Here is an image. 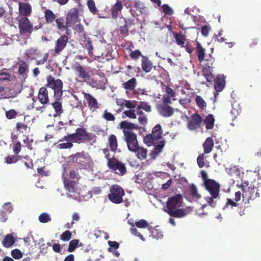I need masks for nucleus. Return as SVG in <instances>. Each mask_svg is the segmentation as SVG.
I'll return each mask as SVG.
<instances>
[{
	"mask_svg": "<svg viewBox=\"0 0 261 261\" xmlns=\"http://www.w3.org/2000/svg\"><path fill=\"white\" fill-rule=\"evenodd\" d=\"M96 141L97 137L94 134L87 133L86 129L84 127H78L75 133L67 134L59 139L58 143L55 145L59 149H67L73 147V143L81 144L90 142L91 144H93L95 143Z\"/></svg>",
	"mask_w": 261,
	"mask_h": 261,
	"instance_id": "nucleus-1",
	"label": "nucleus"
},
{
	"mask_svg": "<svg viewBox=\"0 0 261 261\" xmlns=\"http://www.w3.org/2000/svg\"><path fill=\"white\" fill-rule=\"evenodd\" d=\"M183 203V198L181 194H176L167 199L164 211L171 217L185 218L192 212L190 207L180 208Z\"/></svg>",
	"mask_w": 261,
	"mask_h": 261,
	"instance_id": "nucleus-2",
	"label": "nucleus"
},
{
	"mask_svg": "<svg viewBox=\"0 0 261 261\" xmlns=\"http://www.w3.org/2000/svg\"><path fill=\"white\" fill-rule=\"evenodd\" d=\"M163 138L162 127L160 124H157L153 127L151 134L146 135L143 139V141L148 146L153 145V150L150 155L152 159H154L160 154L165 146V142Z\"/></svg>",
	"mask_w": 261,
	"mask_h": 261,
	"instance_id": "nucleus-3",
	"label": "nucleus"
},
{
	"mask_svg": "<svg viewBox=\"0 0 261 261\" xmlns=\"http://www.w3.org/2000/svg\"><path fill=\"white\" fill-rule=\"evenodd\" d=\"M140 127L138 125L127 120L122 121L119 123V128L122 130L124 135V140L126 143L127 149L129 150H136L139 145L137 135L132 132V130H137Z\"/></svg>",
	"mask_w": 261,
	"mask_h": 261,
	"instance_id": "nucleus-4",
	"label": "nucleus"
},
{
	"mask_svg": "<svg viewBox=\"0 0 261 261\" xmlns=\"http://www.w3.org/2000/svg\"><path fill=\"white\" fill-rule=\"evenodd\" d=\"M204 185L205 190L211 195V196L205 197L204 199L210 206L215 207L218 200L220 199V185L213 179L205 180Z\"/></svg>",
	"mask_w": 261,
	"mask_h": 261,
	"instance_id": "nucleus-5",
	"label": "nucleus"
},
{
	"mask_svg": "<svg viewBox=\"0 0 261 261\" xmlns=\"http://www.w3.org/2000/svg\"><path fill=\"white\" fill-rule=\"evenodd\" d=\"M70 158L74 166L80 169L92 170L94 163L90 154L85 151L72 154Z\"/></svg>",
	"mask_w": 261,
	"mask_h": 261,
	"instance_id": "nucleus-6",
	"label": "nucleus"
},
{
	"mask_svg": "<svg viewBox=\"0 0 261 261\" xmlns=\"http://www.w3.org/2000/svg\"><path fill=\"white\" fill-rule=\"evenodd\" d=\"M63 81L60 79H55L52 75L46 77L45 86L54 91V97L55 100H61L63 94Z\"/></svg>",
	"mask_w": 261,
	"mask_h": 261,
	"instance_id": "nucleus-7",
	"label": "nucleus"
},
{
	"mask_svg": "<svg viewBox=\"0 0 261 261\" xmlns=\"http://www.w3.org/2000/svg\"><path fill=\"white\" fill-rule=\"evenodd\" d=\"M109 199L113 203L120 204L123 201L124 191L122 187L117 185H113L110 188Z\"/></svg>",
	"mask_w": 261,
	"mask_h": 261,
	"instance_id": "nucleus-8",
	"label": "nucleus"
},
{
	"mask_svg": "<svg viewBox=\"0 0 261 261\" xmlns=\"http://www.w3.org/2000/svg\"><path fill=\"white\" fill-rule=\"evenodd\" d=\"M248 182L245 181L241 188L243 192L242 196L248 200H253L259 197L258 190L257 187H248Z\"/></svg>",
	"mask_w": 261,
	"mask_h": 261,
	"instance_id": "nucleus-9",
	"label": "nucleus"
},
{
	"mask_svg": "<svg viewBox=\"0 0 261 261\" xmlns=\"http://www.w3.org/2000/svg\"><path fill=\"white\" fill-rule=\"evenodd\" d=\"M18 29L21 35L30 37L33 31V25L27 17H21L18 20Z\"/></svg>",
	"mask_w": 261,
	"mask_h": 261,
	"instance_id": "nucleus-10",
	"label": "nucleus"
},
{
	"mask_svg": "<svg viewBox=\"0 0 261 261\" xmlns=\"http://www.w3.org/2000/svg\"><path fill=\"white\" fill-rule=\"evenodd\" d=\"M107 165L110 169L116 172L118 175H123L126 174V170L124 164L115 158L109 160Z\"/></svg>",
	"mask_w": 261,
	"mask_h": 261,
	"instance_id": "nucleus-11",
	"label": "nucleus"
},
{
	"mask_svg": "<svg viewBox=\"0 0 261 261\" xmlns=\"http://www.w3.org/2000/svg\"><path fill=\"white\" fill-rule=\"evenodd\" d=\"M67 35H62L55 41L54 52L55 55H59L66 47L68 41Z\"/></svg>",
	"mask_w": 261,
	"mask_h": 261,
	"instance_id": "nucleus-12",
	"label": "nucleus"
},
{
	"mask_svg": "<svg viewBox=\"0 0 261 261\" xmlns=\"http://www.w3.org/2000/svg\"><path fill=\"white\" fill-rule=\"evenodd\" d=\"M203 119L199 114L197 113L192 114L190 120L188 122V127L191 130H196L201 127Z\"/></svg>",
	"mask_w": 261,
	"mask_h": 261,
	"instance_id": "nucleus-13",
	"label": "nucleus"
},
{
	"mask_svg": "<svg viewBox=\"0 0 261 261\" xmlns=\"http://www.w3.org/2000/svg\"><path fill=\"white\" fill-rule=\"evenodd\" d=\"M72 68L79 78H81L86 81H87V80H89V72L88 71L86 67L82 66L79 63H76L73 66Z\"/></svg>",
	"mask_w": 261,
	"mask_h": 261,
	"instance_id": "nucleus-14",
	"label": "nucleus"
},
{
	"mask_svg": "<svg viewBox=\"0 0 261 261\" xmlns=\"http://www.w3.org/2000/svg\"><path fill=\"white\" fill-rule=\"evenodd\" d=\"M79 19V11L77 8H72L66 15L67 25L72 27L77 23Z\"/></svg>",
	"mask_w": 261,
	"mask_h": 261,
	"instance_id": "nucleus-15",
	"label": "nucleus"
},
{
	"mask_svg": "<svg viewBox=\"0 0 261 261\" xmlns=\"http://www.w3.org/2000/svg\"><path fill=\"white\" fill-rule=\"evenodd\" d=\"M82 94H83L84 97L88 104V107H89L91 111L93 112L99 108V103L97 99L92 96V95L89 93H87L85 91L82 92Z\"/></svg>",
	"mask_w": 261,
	"mask_h": 261,
	"instance_id": "nucleus-16",
	"label": "nucleus"
},
{
	"mask_svg": "<svg viewBox=\"0 0 261 261\" xmlns=\"http://www.w3.org/2000/svg\"><path fill=\"white\" fill-rule=\"evenodd\" d=\"M159 114L164 117H169L174 113L173 109L168 105L160 104L158 107Z\"/></svg>",
	"mask_w": 261,
	"mask_h": 261,
	"instance_id": "nucleus-17",
	"label": "nucleus"
},
{
	"mask_svg": "<svg viewBox=\"0 0 261 261\" xmlns=\"http://www.w3.org/2000/svg\"><path fill=\"white\" fill-rule=\"evenodd\" d=\"M130 15L123 18L124 24L131 27L135 24V20L137 19L138 15L135 10L130 9L129 11Z\"/></svg>",
	"mask_w": 261,
	"mask_h": 261,
	"instance_id": "nucleus-18",
	"label": "nucleus"
},
{
	"mask_svg": "<svg viewBox=\"0 0 261 261\" xmlns=\"http://www.w3.org/2000/svg\"><path fill=\"white\" fill-rule=\"evenodd\" d=\"M48 91L45 87H42L39 90L38 99L39 102L42 104H46L48 102Z\"/></svg>",
	"mask_w": 261,
	"mask_h": 261,
	"instance_id": "nucleus-19",
	"label": "nucleus"
},
{
	"mask_svg": "<svg viewBox=\"0 0 261 261\" xmlns=\"http://www.w3.org/2000/svg\"><path fill=\"white\" fill-rule=\"evenodd\" d=\"M19 12L20 14L27 17L31 15L32 12L31 5L28 4L20 3L19 4Z\"/></svg>",
	"mask_w": 261,
	"mask_h": 261,
	"instance_id": "nucleus-20",
	"label": "nucleus"
},
{
	"mask_svg": "<svg viewBox=\"0 0 261 261\" xmlns=\"http://www.w3.org/2000/svg\"><path fill=\"white\" fill-rule=\"evenodd\" d=\"M123 9L122 2L118 1L115 5L112 7L111 9L112 18L115 19L118 18L119 13H120Z\"/></svg>",
	"mask_w": 261,
	"mask_h": 261,
	"instance_id": "nucleus-21",
	"label": "nucleus"
},
{
	"mask_svg": "<svg viewBox=\"0 0 261 261\" xmlns=\"http://www.w3.org/2000/svg\"><path fill=\"white\" fill-rule=\"evenodd\" d=\"M64 186L66 190L71 193L75 192V188L76 186L75 180H71L66 176L63 177Z\"/></svg>",
	"mask_w": 261,
	"mask_h": 261,
	"instance_id": "nucleus-22",
	"label": "nucleus"
},
{
	"mask_svg": "<svg viewBox=\"0 0 261 261\" xmlns=\"http://www.w3.org/2000/svg\"><path fill=\"white\" fill-rule=\"evenodd\" d=\"M231 107L230 114L232 116V120H234L238 115L241 113L242 108L240 103L237 101L232 102Z\"/></svg>",
	"mask_w": 261,
	"mask_h": 261,
	"instance_id": "nucleus-23",
	"label": "nucleus"
},
{
	"mask_svg": "<svg viewBox=\"0 0 261 261\" xmlns=\"http://www.w3.org/2000/svg\"><path fill=\"white\" fill-rule=\"evenodd\" d=\"M29 72V66L27 63L24 61H21L18 66V73L22 77L26 79L27 73Z\"/></svg>",
	"mask_w": 261,
	"mask_h": 261,
	"instance_id": "nucleus-24",
	"label": "nucleus"
},
{
	"mask_svg": "<svg viewBox=\"0 0 261 261\" xmlns=\"http://www.w3.org/2000/svg\"><path fill=\"white\" fill-rule=\"evenodd\" d=\"M213 146L214 141L212 138L208 137L206 138L203 144L204 153H210L213 150Z\"/></svg>",
	"mask_w": 261,
	"mask_h": 261,
	"instance_id": "nucleus-25",
	"label": "nucleus"
},
{
	"mask_svg": "<svg viewBox=\"0 0 261 261\" xmlns=\"http://www.w3.org/2000/svg\"><path fill=\"white\" fill-rule=\"evenodd\" d=\"M142 67L144 71L146 72H150L152 68V64L148 57L142 56Z\"/></svg>",
	"mask_w": 261,
	"mask_h": 261,
	"instance_id": "nucleus-26",
	"label": "nucleus"
},
{
	"mask_svg": "<svg viewBox=\"0 0 261 261\" xmlns=\"http://www.w3.org/2000/svg\"><path fill=\"white\" fill-rule=\"evenodd\" d=\"M60 100H55V101L51 103V106L55 111V114L53 115L54 117L60 116L63 113V107L61 102L60 101Z\"/></svg>",
	"mask_w": 261,
	"mask_h": 261,
	"instance_id": "nucleus-27",
	"label": "nucleus"
},
{
	"mask_svg": "<svg viewBox=\"0 0 261 261\" xmlns=\"http://www.w3.org/2000/svg\"><path fill=\"white\" fill-rule=\"evenodd\" d=\"M15 130L19 133H28L30 131V127L24 122H18L15 124Z\"/></svg>",
	"mask_w": 261,
	"mask_h": 261,
	"instance_id": "nucleus-28",
	"label": "nucleus"
},
{
	"mask_svg": "<svg viewBox=\"0 0 261 261\" xmlns=\"http://www.w3.org/2000/svg\"><path fill=\"white\" fill-rule=\"evenodd\" d=\"M108 142L110 150L116 152L118 146L116 136L113 134L110 135L108 139Z\"/></svg>",
	"mask_w": 261,
	"mask_h": 261,
	"instance_id": "nucleus-29",
	"label": "nucleus"
},
{
	"mask_svg": "<svg viewBox=\"0 0 261 261\" xmlns=\"http://www.w3.org/2000/svg\"><path fill=\"white\" fill-rule=\"evenodd\" d=\"M2 242L6 248H9L12 247L15 242V240L12 234H8Z\"/></svg>",
	"mask_w": 261,
	"mask_h": 261,
	"instance_id": "nucleus-30",
	"label": "nucleus"
},
{
	"mask_svg": "<svg viewBox=\"0 0 261 261\" xmlns=\"http://www.w3.org/2000/svg\"><path fill=\"white\" fill-rule=\"evenodd\" d=\"M196 53L199 62H202L204 60L205 49L202 47L201 44L198 41L196 42Z\"/></svg>",
	"mask_w": 261,
	"mask_h": 261,
	"instance_id": "nucleus-31",
	"label": "nucleus"
},
{
	"mask_svg": "<svg viewBox=\"0 0 261 261\" xmlns=\"http://www.w3.org/2000/svg\"><path fill=\"white\" fill-rule=\"evenodd\" d=\"M137 84V81L136 77H133L122 84L123 87L126 90H134L135 89Z\"/></svg>",
	"mask_w": 261,
	"mask_h": 261,
	"instance_id": "nucleus-32",
	"label": "nucleus"
},
{
	"mask_svg": "<svg viewBox=\"0 0 261 261\" xmlns=\"http://www.w3.org/2000/svg\"><path fill=\"white\" fill-rule=\"evenodd\" d=\"M214 87L216 91L221 92L224 89L225 82L223 77L218 76L214 81Z\"/></svg>",
	"mask_w": 261,
	"mask_h": 261,
	"instance_id": "nucleus-33",
	"label": "nucleus"
},
{
	"mask_svg": "<svg viewBox=\"0 0 261 261\" xmlns=\"http://www.w3.org/2000/svg\"><path fill=\"white\" fill-rule=\"evenodd\" d=\"M55 23H56L57 28L59 30L62 31L66 30L67 33H68L69 28H70V27L67 25L66 21L65 22V24H64V19L63 17H59L55 19Z\"/></svg>",
	"mask_w": 261,
	"mask_h": 261,
	"instance_id": "nucleus-34",
	"label": "nucleus"
},
{
	"mask_svg": "<svg viewBox=\"0 0 261 261\" xmlns=\"http://www.w3.org/2000/svg\"><path fill=\"white\" fill-rule=\"evenodd\" d=\"M173 37L175 39L176 44L179 46H184L187 41L186 40V36L181 34L177 33L175 32H172Z\"/></svg>",
	"mask_w": 261,
	"mask_h": 261,
	"instance_id": "nucleus-35",
	"label": "nucleus"
},
{
	"mask_svg": "<svg viewBox=\"0 0 261 261\" xmlns=\"http://www.w3.org/2000/svg\"><path fill=\"white\" fill-rule=\"evenodd\" d=\"M204 124H205V128L207 129H211L214 127V124L215 123V118L213 114H208L205 117L204 120Z\"/></svg>",
	"mask_w": 261,
	"mask_h": 261,
	"instance_id": "nucleus-36",
	"label": "nucleus"
},
{
	"mask_svg": "<svg viewBox=\"0 0 261 261\" xmlns=\"http://www.w3.org/2000/svg\"><path fill=\"white\" fill-rule=\"evenodd\" d=\"M158 226L155 227L149 228V232L152 238L155 239H162L163 237V232L158 228Z\"/></svg>",
	"mask_w": 261,
	"mask_h": 261,
	"instance_id": "nucleus-37",
	"label": "nucleus"
},
{
	"mask_svg": "<svg viewBox=\"0 0 261 261\" xmlns=\"http://www.w3.org/2000/svg\"><path fill=\"white\" fill-rule=\"evenodd\" d=\"M21 156L19 155H8L5 158L4 162L7 164H15L19 161Z\"/></svg>",
	"mask_w": 261,
	"mask_h": 261,
	"instance_id": "nucleus-38",
	"label": "nucleus"
},
{
	"mask_svg": "<svg viewBox=\"0 0 261 261\" xmlns=\"http://www.w3.org/2000/svg\"><path fill=\"white\" fill-rule=\"evenodd\" d=\"M211 69V67L210 65H208L205 66L202 69V74L205 78L206 81H207L208 83H211L213 79V76Z\"/></svg>",
	"mask_w": 261,
	"mask_h": 261,
	"instance_id": "nucleus-39",
	"label": "nucleus"
},
{
	"mask_svg": "<svg viewBox=\"0 0 261 261\" xmlns=\"http://www.w3.org/2000/svg\"><path fill=\"white\" fill-rule=\"evenodd\" d=\"M44 18L47 24H50L55 19V15L50 9H46L44 11Z\"/></svg>",
	"mask_w": 261,
	"mask_h": 261,
	"instance_id": "nucleus-40",
	"label": "nucleus"
},
{
	"mask_svg": "<svg viewBox=\"0 0 261 261\" xmlns=\"http://www.w3.org/2000/svg\"><path fill=\"white\" fill-rule=\"evenodd\" d=\"M132 152H135L137 154V158L140 160H144L146 158L147 154L146 149L140 147L138 146L137 149L135 151H130Z\"/></svg>",
	"mask_w": 261,
	"mask_h": 261,
	"instance_id": "nucleus-41",
	"label": "nucleus"
},
{
	"mask_svg": "<svg viewBox=\"0 0 261 261\" xmlns=\"http://www.w3.org/2000/svg\"><path fill=\"white\" fill-rule=\"evenodd\" d=\"M87 6L90 12L93 15H96L98 13V10L95 6V2L93 0H88Z\"/></svg>",
	"mask_w": 261,
	"mask_h": 261,
	"instance_id": "nucleus-42",
	"label": "nucleus"
},
{
	"mask_svg": "<svg viewBox=\"0 0 261 261\" xmlns=\"http://www.w3.org/2000/svg\"><path fill=\"white\" fill-rule=\"evenodd\" d=\"M195 102L199 108L203 110L206 108V103L202 96L197 95L195 98Z\"/></svg>",
	"mask_w": 261,
	"mask_h": 261,
	"instance_id": "nucleus-43",
	"label": "nucleus"
},
{
	"mask_svg": "<svg viewBox=\"0 0 261 261\" xmlns=\"http://www.w3.org/2000/svg\"><path fill=\"white\" fill-rule=\"evenodd\" d=\"M25 55L27 58L32 60L33 56L38 55V49L37 48L31 47L25 50Z\"/></svg>",
	"mask_w": 261,
	"mask_h": 261,
	"instance_id": "nucleus-44",
	"label": "nucleus"
},
{
	"mask_svg": "<svg viewBox=\"0 0 261 261\" xmlns=\"http://www.w3.org/2000/svg\"><path fill=\"white\" fill-rule=\"evenodd\" d=\"M239 205V203L236 201H233L231 199H226V202L225 205L223 206V209L225 210L226 208H230L232 209L233 207H238Z\"/></svg>",
	"mask_w": 261,
	"mask_h": 261,
	"instance_id": "nucleus-45",
	"label": "nucleus"
},
{
	"mask_svg": "<svg viewBox=\"0 0 261 261\" xmlns=\"http://www.w3.org/2000/svg\"><path fill=\"white\" fill-rule=\"evenodd\" d=\"M39 221L41 223H46L51 220V218L47 213L41 214L38 217Z\"/></svg>",
	"mask_w": 261,
	"mask_h": 261,
	"instance_id": "nucleus-46",
	"label": "nucleus"
},
{
	"mask_svg": "<svg viewBox=\"0 0 261 261\" xmlns=\"http://www.w3.org/2000/svg\"><path fill=\"white\" fill-rule=\"evenodd\" d=\"M79 242V240L76 239L71 240L68 244L67 251L72 252L74 251L78 246Z\"/></svg>",
	"mask_w": 261,
	"mask_h": 261,
	"instance_id": "nucleus-47",
	"label": "nucleus"
},
{
	"mask_svg": "<svg viewBox=\"0 0 261 261\" xmlns=\"http://www.w3.org/2000/svg\"><path fill=\"white\" fill-rule=\"evenodd\" d=\"M190 194L193 199H199L200 198V195L197 192L196 187L193 184L190 187Z\"/></svg>",
	"mask_w": 261,
	"mask_h": 261,
	"instance_id": "nucleus-48",
	"label": "nucleus"
},
{
	"mask_svg": "<svg viewBox=\"0 0 261 261\" xmlns=\"http://www.w3.org/2000/svg\"><path fill=\"white\" fill-rule=\"evenodd\" d=\"M71 237V232L70 230H66L60 235V240L64 242H68L70 241Z\"/></svg>",
	"mask_w": 261,
	"mask_h": 261,
	"instance_id": "nucleus-49",
	"label": "nucleus"
},
{
	"mask_svg": "<svg viewBox=\"0 0 261 261\" xmlns=\"http://www.w3.org/2000/svg\"><path fill=\"white\" fill-rule=\"evenodd\" d=\"M135 225L139 228H147L149 226V223L144 219H140L136 222Z\"/></svg>",
	"mask_w": 261,
	"mask_h": 261,
	"instance_id": "nucleus-50",
	"label": "nucleus"
},
{
	"mask_svg": "<svg viewBox=\"0 0 261 261\" xmlns=\"http://www.w3.org/2000/svg\"><path fill=\"white\" fill-rule=\"evenodd\" d=\"M137 108H138V110L143 109V110L147 112H150L151 111L150 106L149 105L148 103L146 102H140L139 105L137 106Z\"/></svg>",
	"mask_w": 261,
	"mask_h": 261,
	"instance_id": "nucleus-51",
	"label": "nucleus"
},
{
	"mask_svg": "<svg viewBox=\"0 0 261 261\" xmlns=\"http://www.w3.org/2000/svg\"><path fill=\"white\" fill-rule=\"evenodd\" d=\"M6 117L8 119H14L18 115V113L14 109H11L6 112Z\"/></svg>",
	"mask_w": 261,
	"mask_h": 261,
	"instance_id": "nucleus-52",
	"label": "nucleus"
},
{
	"mask_svg": "<svg viewBox=\"0 0 261 261\" xmlns=\"http://www.w3.org/2000/svg\"><path fill=\"white\" fill-rule=\"evenodd\" d=\"M11 255L15 259H20L22 257V254L21 251L17 248H15L12 250Z\"/></svg>",
	"mask_w": 261,
	"mask_h": 261,
	"instance_id": "nucleus-53",
	"label": "nucleus"
},
{
	"mask_svg": "<svg viewBox=\"0 0 261 261\" xmlns=\"http://www.w3.org/2000/svg\"><path fill=\"white\" fill-rule=\"evenodd\" d=\"M21 149V144L19 141L16 142L12 146L13 153L15 155H18Z\"/></svg>",
	"mask_w": 261,
	"mask_h": 261,
	"instance_id": "nucleus-54",
	"label": "nucleus"
},
{
	"mask_svg": "<svg viewBox=\"0 0 261 261\" xmlns=\"http://www.w3.org/2000/svg\"><path fill=\"white\" fill-rule=\"evenodd\" d=\"M143 55L139 50H135L133 51L130 49L129 56L132 60H138L139 57H141Z\"/></svg>",
	"mask_w": 261,
	"mask_h": 261,
	"instance_id": "nucleus-55",
	"label": "nucleus"
},
{
	"mask_svg": "<svg viewBox=\"0 0 261 261\" xmlns=\"http://www.w3.org/2000/svg\"><path fill=\"white\" fill-rule=\"evenodd\" d=\"M205 158L206 157L204 156V153L200 154L198 156V157L197 158V163L198 165V167L200 168H202L204 167V164H205L204 160Z\"/></svg>",
	"mask_w": 261,
	"mask_h": 261,
	"instance_id": "nucleus-56",
	"label": "nucleus"
},
{
	"mask_svg": "<svg viewBox=\"0 0 261 261\" xmlns=\"http://www.w3.org/2000/svg\"><path fill=\"white\" fill-rule=\"evenodd\" d=\"M138 102L132 100H125L124 106L127 109H135L137 107Z\"/></svg>",
	"mask_w": 261,
	"mask_h": 261,
	"instance_id": "nucleus-57",
	"label": "nucleus"
},
{
	"mask_svg": "<svg viewBox=\"0 0 261 261\" xmlns=\"http://www.w3.org/2000/svg\"><path fill=\"white\" fill-rule=\"evenodd\" d=\"M68 176L72 179H76L78 180L80 178L78 171L76 170L72 169L70 171Z\"/></svg>",
	"mask_w": 261,
	"mask_h": 261,
	"instance_id": "nucleus-58",
	"label": "nucleus"
},
{
	"mask_svg": "<svg viewBox=\"0 0 261 261\" xmlns=\"http://www.w3.org/2000/svg\"><path fill=\"white\" fill-rule=\"evenodd\" d=\"M22 142L25 144L27 147L30 150H32V143L33 142V139L30 138L28 136H25V138L22 140Z\"/></svg>",
	"mask_w": 261,
	"mask_h": 261,
	"instance_id": "nucleus-59",
	"label": "nucleus"
},
{
	"mask_svg": "<svg viewBox=\"0 0 261 261\" xmlns=\"http://www.w3.org/2000/svg\"><path fill=\"white\" fill-rule=\"evenodd\" d=\"M163 12L166 15H171L173 14V10L172 8L168 5H163L162 6Z\"/></svg>",
	"mask_w": 261,
	"mask_h": 261,
	"instance_id": "nucleus-60",
	"label": "nucleus"
},
{
	"mask_svg": "<svg viewBox=\"0 0 261 261\" xmlns=\"http://www.w3.org/2000/svg\"><path fill=\"white\" fill-rule=\"evenodd\" d=\"M129 28H130V27L125 24H124L122 26H120L119 28V31L120 34L122 35H124V36H126V35H128V33L129 32L128 29Z\"/></svg>",
	"mask_w": 261,
	"mask_h": 261,
	"instance_id": "nucleus-61",
	"label": "nucleus"
},
{
	"mask_svg": "<svg viewBox=\"0 0 261 261\" xmlns=\"http://www.w3.org/2000/svg\"><path fill=\"white\" fill-rule=\"evenodd\" d=\"M103 118L107 121H114L115 117L110 112H107L106 110L103 114Z\"/></svg>",
	"mask_w": 261,
	"mask_h": 261,
	"instance_id": "nucleus-62",
	"label": "nucleus"
},
{
	"mask_svg": "<svg viewBox=\"0 0 261 261\" xmlns=\"http://www.w3.org/2000/svg\"><path fill=\"white\" fill-rule=\"evenodd\" d=\"M123 114L125 116L129 117L130 119H136L137 118V116L134 110H126L123 112Z\"/></svg>",
	"mask_w": 261,
	"mask_h": 261,
	"instance_id": "nucleus-63",
	"label": "nucleus"
},
{
	"mask_svg": "<svg viewBox=\"0 0 261 261\" xmlns=\"http://www.w3.org/2000/svg\"><path fill=\"white\" fill-rule=\"evenodd\" d=\"M135 8L137 10L140 11L141 13H144L146 10V8L144 4L139 1L135 3Z\"/></svg>",
	"mask_w": 261,
	"mask_h": 261,
	"instance_id": "nucleus-64",
	"label": "nucleus"
}]
</instances>
